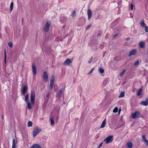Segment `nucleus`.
<instances>
[{
    "label": "nucleus",
    "instance_id": "nucleus-27",
    "mask_svg": "<svg viewBox=\"0 0 148 148\" xmlns=\"http://www.w3.org/2000/svg\"><path fill=\"white\" fill-rule=\"evenodd\" d=\"M118 111V108L116 107L113 110V112L114 113H116Z\"/></svg>",
    "mask_w": 148,
    "mask_h": 148
},
{
    "label": "nucleus",
    "instance_id": "nucleus-20",
    "mask_svg": "<svg viewBox=\"0 0 148 148\" xmlns=\"http://www.w3.org/2000/svg\"><path fill=\"white\" fill-rule=\"evenodd\" d=\"M106 124V120L105 119L102 122V123L101 125V128H103L105 127Z\"/></svg>",
    "mask_w": 148,
    "mask_h": 148
},
{
    "label": "nucleus",
    "instance_id": "nucleus-23",
    "mask_svg": "<svg viewBox=\"0 0 148 148\" xmlns=\"http://www.w3.org/2000/svg\"><path fill=\"white\" fill-rule=\"evenodd\" d=\"M126 71L125 70H123L122 72H121L120 73V76L121 77H122L123 76L125 73Z\"/></svg>",
    "mask_w": 148,
    "mask_h": 148
},
{
    "label": "nucleus",
    "instance_id": "nucleus-19",
    "mask_svg": "<svg viewBox=\"0 0 148 148\" xmlns=\"http://www.w3.org/2000/svg\"><path fill=\"white\" fill-rule=\"evenodd\" d=\"M14 6V3L13 2H12L11 3L10 5V11L11 12Z\"/></svg>",
    "mask_w": 148,
    "mask_h": 148
},
{
    "label": "nucleus",
    "instance_id": "nucleus-5",
    "mask_svg": "<svg viewBox=\"0 0 148 148\" xmlns=\"http://www.w3.org/2000/svg\"><path fill=\"white\" fill-rule=\"evenodd\" d=\"M50 26V23H49L47 22L45 24L43 30L46 32H47Z\"/></svg>",
    "mask_w": 148,
    "mask_h": 148
},
{
    "label": "nucleus",
    "instance_id": "nucleus-9",
    "mask_svg": "<svg viewBox=\"0 0 148 148\" xmlns=\"http://www.w3.org/2000/svg\"><path fill=\"white\" fill-rule=\"evenodd\" d=\"M140 104L142 105L147 106L148 105V99L147 98L145 101H141Z\"/></svg>",
    "mask_w": 148,
    "mask_h": 148
},
{
    "label": "nucleus",
    "instance_id": "nucleus-38",
    "mask_svg": "<svg viewBox=\"0 0 148 148\" xmlns=\"http://www.w3.org/2000/svg\"><path fill=\"white\" fill-rule=\"evenodd\" d=\"M5 63H6V53L5 52Z\"/></svg>",
    "mask_w": 148,
    "mask_h": 148
},
{
    "label": "nucleus",
    "instance_id": "nucleus-26",
    "mask_svg": "<svg viewBox=\"0 0 148 148\" xmlns=\"http://www.w3.org/2000/svg\"><path fill=\"white\" fill-rule=\"evenodd\" d=\"M125 95V93L124 92H122L121 93L120 95L119 96V97H123Z\"/></svg>",
    "mask_w": 148,
    "mask_h": 148
},
{
    "label": "nucleus",
    "instance_id": "nucleus-42",
    "mask_svg": "<svg viewBox=\"0 0 148 148\" xmlns=\"http://www.w3.org/2000/svg\"><path fill=\"white\" fill-rule=\"evenodd\" d=\"M130 39V38L127 37L125 39V40H128Z\"/></svg>",
    "mask_w": 148,
    "mask_h": 148
},
{
    "label": "nucleus",
    "instance_id": "nucleus-25",
    "mask_svg": "<svg viewBox=\"0 0 148 148\" xmlns=\"http://www.w3.org/2000/svg\"><path fill=\"white\" fill-rule=\"evenodd\" d=\"M28 124V127H31L32 126V121H29L27 123Z\"/></svg>",
    "mask_w": 148,
    "mask_h": 148
},
{
    "label": "nucleus",
    "instance_id": "nucleus-39",
    "mask_svg": "<svg viewBox=\"0 0 148 148\" xmlns=\"http://www.w3.org/2000/svg\"><path fill=\"white\" fill-rule=\"evenodd\" d=\"M94 69V68H93L90 71V72L89 73H88V74H90V73H92V71H93V70Z\"/></svg>",
    "mask_w": 148,
    "mask_h": 148
},
{
    "label": "nucleus",
    "instance_id": "nucleus-41",
    "mask_svg": "<svg viewBox=\"0 0 148 148\" xmlns=\"http://www.w3.org/2000/svg\"><path fill=\"white\" fill-rule=\"evenodd\" d=\"M90 27V25H88L87 28H86V29H88Z\"/></svg>",
    "mask_w": 148,
    "mask_h": 148
},
{
    "label": "nucleus",
    "instance_id": "nucleus-21",
    "mask_svg": "<svg viewBox=\"0 0 148 148\" xmlns=\"http://www.w3.org/2000/svg\"><path fill=\"white\" fill-rule=\"evenodd\" d=\"M50 120L51 121V125H52L54 124V121L53 118L52 117H51L50 118Z\"/></svg>",
    "mask_w": 148,
    "mask_h": 148
},
{
    "label": "nucleus",
    "instance_id": "nucleus-31",
    "mask_svg": "<svg viewBox=\"0 0 148 148\" xmlns=\"http://www.w3.org/2000/svg\"><path fill=\"white\" fill-rule=\"evenodd\" d=\"M139 61H137L134 64V66H137L139 64Z\"/></svg>",
    "mask_w": 148,
    "mask_h": 148
},
{
    "label": "nucleus",
    "instance_id": "nucleus-46",
    "mask_svg": "<svg viewBox=\"0 0 148 148\" xmlns=\"http://www.w3.org/2000/svg\"><path fill=\"white\" fill-rule=\"evenodd\" d=\"M119 114H120V112H119Z\"/></svg>",
    "mask_w": 148,
    "mask_h": 148
},
{
    "label": "nucleus",
    "instance_id": "nucleus-3",
    "mask_svg": "<svg viewBox=\"0 0 148 148\" xmlns=\"http://www.w3.org/2000/svg\"><path fill=\"white\" fill-rule=\"evenodd\" d=\"M41 131V129L38 127H36L34 128L33 131V136L34 137L36 136Z\"/></svg>",
    "mask_w": 148,
    "mask_h": 148
},
{
    "label": "nucleus",
    "instance_id": "nucleus-28",
    "mask_svg": "<svg viewBox=\"0 0 148 148\" xmlns=\"http://www.w3.org/2000/svg\"><path fill=\"white\" fill-rule=\"evenodd\" d=\"M53 84H54V83L52 82H50V88H51V89H52L53 88Z\"/></svg>",
    "mask_w": 148,
    "mask_h": 148
},
{
    "label": "nucleus",
    "instance_id": "nucleus-13",
    "mask_svg": "<svg viewBox=\"0 0 148 148\" xmlns=\"http://www.w3.org/2000/svg\"><path fill=\"white\" fill-rule=\"evenodd\" d=\"M15 138H16L15 136L14 138H13L12 148H16V139Z\"/></svg>",
    "mask_w": 148,
    "mask_h": 148
},
{
    "label": "nucleus",
    "instance_id": "nucleus-33",
    "mask_svg": "<svg viewBox=\"0 0 148 148\" xmlns=\"http://www.w3.org/2000/svg\"><path fill=\"white\" fill-rule=\"evenodd\" d=\"M145 30L146 32H148V27L147 26H145Z\"/></svg>",
    "mask_w": 148,
    "mask_h": 148
},
{
    "label": "nucleus",
    "instance_id": "nucleus-16",
    "mask_svg": "<svg viewBox=\"0 0 148 148\" xmlns=\"http://www.w3.org/2000/svg\"><path fill=\"white\" fill-rule=\"evenodd\" d=\"M143 93L142 89L141 88H140L138 90L137 95L138 96L140 95Z\"/></svg>",
    "mask_w": 148,
    "mask_h": 148
},
{
    "label": "nucleus",
    "instance_id": "nucleus-11",
    "mask_svg": "<svg viewBox=\"0 0 148 148\" xmlns=\"http://www.w3.org/2000/svg\"><path fill=\"white\" fill-rule=\"evenodd\" d=\"M136 50L135 49H134L130 52V53L129 54V56L130 57L132 55H134L136 54Z\"/></svg>",
    "mask_w": 148,
    "mask_h": 148
},
{
    "label": "nucleus",
    "instance_id": "nucleus-8",
    "mask_svg": "<svg viewBox=\"0 0 148 148\" xmlns=\"http://www.w3.org/2000/svg\"><path fill=\"white\" fill-rule=\"evenodd\" d=\"M32 71L34 75H35L36 73V68L34 64H32Z\"/></svg>",
    "mask_w": 148,
    "mask_h": 148
},
{
    "label": "nucleus",
    "instance_id": "nucleus-34",
    "mask_svg": "<svg viewBox=\"0 0 148 148\" xmlns=\"http://www.w3.org/2000/svg\"><path fill=\"white\" fill-rule=\"evenodd\" d=\"M147 146H148V140H147L144 142Z\"/></svg>",
    "mask_w": 148,
    "mask_h": 148
},
{
    "label": "nucleus",
    "instance_id": "nucleus-30",
    "mask_svg": "<svg viewBox=\"0 0 148 148\" xmlns=\"http://www.w3.org/2000/svg\"><path fill=\"white\" fill-rule=\"evenodd\" d=\"M62 91L61 90H60L58 93V96H60L62 94Z\"/></svg>",
    "mask_w": 148,
    "mask_h": 148
},
{
    "label": "nucleus",
    "instance_id": "nucleus-43",
    "mask_svg": "<svg viewBox=\"0 0 148 148\" xmlns=\"http://www.w3.org/2000/svg\"><path fill=\"white\" fill-rule=\"evenodd\" d=\"M8 45L9 46V42H8Z\"/></svg>",
    "mask_w": 148,
    "mask_h": 148
},
{
    "label": "nucleus",
    "instance_id": "nucleus-45",
    "mask_svg": "<svg viewBox=\"0 0 148 148\" xmlns=\"http://www.w3.org/2000/svg\"><path fill=\"white\" fill-rule=\"evenodd\" d=\"M120 111H121V109H120L119 110V111L120 112Z\"/></svg>",
    "mask_w": 148,
    "mask_h": 148
},
{
    "label": "nucleus",
    "instance_id": "nucleus-29",
    "mask_svg": "<svg viewBox=\"0 0 148 148\" xmlns=\"http://www.w3.org/2000/svg\"><path fill=\"white\" fill-rule=\"evenodd\" d=\"M142 138L144 142L146 140H147L146 139V137L145 136L143 135L142 136Z\"/></svg>",
    "mask_w": 148,
    "mask_h": 148
},
{
    "label": "nucleus",
    "instance_id": "nucleus-7",
    "mask_svg": "<svg viewBox=\"0 0 148 148\" xmlns=\"http://www.w3.org/2000/svg\"><path fill=\"white\" fill-rule=\"evenodd\" d=\"M48 78L47 74L46 72L45 71L44 72L43 75V80L47 82V81Z\"/></svg>",
    "mask_w": 148,
    "mask_h": 148
},
{
    "label": "nucleus",
    "instance_id": "nucleus-18",
    "mask_svg": "<svg viewBox=\"0 0 148 148\" xmlns=\"http://www.w3.org/2000/svg\"><path fill=\"white\" fill-rule=\"evenodd\" d=\"M139 45L140 47L141 48H143L144 47V43L143 42H140L139 43Z\"/></svg>",
    "mask_w": 148,
    "mask_h": 148
},
{
    "label": "nucleus",
    "instance_id": "nucleus-24",
    "mask_svg": "<svg viewBox=\"0 0 148 148\" xmlns=\"http://www.w3.org/2000/svg\"><path fill=\"white\" fill-rule=\"evenodd\" d=\"M25 100L26 102L29 101V96L27 94L25 96Z\"/></svg>",
    "mask_w": 148,
    "mask_h": 148
},
{
    "label": "nucleus",
    "instance_id": "nucleus-44",
    "mask_svg": "<svg viewBox=\"0 0 148 148\" xmlns=\"http://www.w3.org/2000/svg\"><path fill=\"white\" fill-rule=\"evenodd\" d=\"M117 34L115 35H114V36L115 37L116 36H117Z\"/></svg>",
    "mask_w": 148,
    "mask_h": 148
},
{
    "label": "nucleus",
    "instance_id": "nucleus-2",
    "mask_svg": "<svg viewBox=\"0 0 148 148\" xmlns=\"http://www.w3.org/2000/svg\"><path fill=\"white\" fill-rule=\"evenodd\" d=\"M113 135H111L108 136L106 139H105L103 142H105L106 144H109L112 142L113 140Z\"/></svg>",
    "mask_w": 148,
    "mask_h": 148
},
{
    "label": "nucleus",
    "instance_id": "nucleus-32",
    "mask_svg": "<svg viewBox=\"0 0 148 148\" xmlns=\"http://www.w3.org/2000/svg\"><path fill=\"white\" fill-rule=\"evenodd\" d=\"M99 71L100 73H102L104 72V71L103 69H102L101 68H100L99 69Z\"/></svg>",
    "mask_w": 148,
    "mask_h": 148
},
{
    "label": "nucleus",
    "instance_id": "nucleus-36",
    "mask_svg": "<svg viewBox=\"0 0 148 148\" xmlns=\"http://www.w3.org/2000/svg\"><path fill=\"white\" fill-rule=\"evenodd\" d=\"M92 58L90 59V60H89V61H88L89 63H91V62H92Z\"/></svg>",
    "mask_w": 148,
    "mask_h": 148
},
{
    "label": "nucleus",
    "instance_id": "nucleus-12",
    "mask_svg": "<svg viewBox=\"0 0 148 148\" xmlns=\"http://www.w3.org/2000/svg\"><path fill=\"white\" fill-rule=\"evenodd\" d=\"M27 87L26 86H23V88L22 90V93L23 95H24L25 93L27 90Z\"/></svg>",
    "mask_w": 148,
    "mask_h": 148
},
{
    "label": "nucleus",
    "instance_id": "nucleus-1",
    "mask_svg": "<svg viewBox=\"0 0 148 148\" xmlns=\"http://www.w3.org/2000/svg\"><path fill=\"white\" fill-rule=\"evenodd\" d=\"M35 92L34 91H32L30 95L31 103H30L29 101L27 102V106L28 109L29 110L31 109L32 107V106L34 104L35 102Z\"/></svg>",
    "mask_w": 148,
    "mask_h": 148
},
{
    "label": "nucleus",
    "instance_id": "nucleus-37",
    "mask_svg": "<svg viewBox=\"0 0 148 148\" xmlns=\"http://www.w3.org/2000/svg\"><path fill=\"white\" fill-rule=\"evenodd\" d=\"M131 8L132 10L133 8V5L132 4L131 5Z\"/></svg>",
    "mask_w": 148,
    "mask_h": 148
},
{
    "label": "nucleus",
    "instance_id": "nucleus-35",
    "mask_svg": "<svg viewBox=\"0 0 148 148\" xmlns=\"http://www.w3.org/2000/svg\"><path fill=\"white\" fill-rule=\"evenodd\" d=\"M103 143V142H102L100 144V145H99V146H98V148H99L101 147V146L102 145Z\"/></svg>",
    "mask_w": 148,
    "mask_h": 148
},
{
    "label": "nucleus",
    "instance_id": "nucleus-6",
    "mask_svg": "<svg viewBox=\"0 0 148 148\" xmlns=\"http://www.w3.org/2000/svg\"><path fill=\"white\" fill-rule=\"evenodd\" d=\"M72 60L71 59L68 58L65 61L63 64L65 65H69L72 63Z\"/></svg>",
    "mask_w": 148,
    "mask_h": 148
},
{
    "label": "nucleus",
    "instance_id": "nucleus-40",
    "mask_svg": "<svg viewBox=\"0 0 148 148\" xmlns=\"http://www.w3.org/2000/svg\"><path fill=\"white\" fill-rule=\"evenodd\" d=\"M12 47V42H10V47Z\"/></svg>",
    "mask_w": 148,
    "mask_h": 148
},
{
    "label": "nucleus",
    "instance_id": "nucleus-22",
    "mask_svg": "<svg viewBox=\"0 0 148 148\" xmlns=\"http://www.w3.org/2000/svg\"><path fill=\"white\" fill-rule=\"evenodd\" d=\"M55 80V76L54 75H52L50 80V82L54 83Z\"/></svg>",
    "mask_w": 148,
    "mask_h": 148
},
{
    "label": "nucleus",
    "instance_id": "nucleus-17",
    "mask_svg": "<svg viewBox=\"0 0 148 148\" xmlns=\"http://www.w3.org/2000/svg\"><path fill=\"white\" fill-rule=\"evenodd\" d=\"M140 26L143 27H145V26H146V25L144 23V21L143 20L141 21L140 23Z\"/></svg>",
    "mask_w": 148,
    "mask_h": 148
},
{
    "label": "nucleus",
    "instance_id": "nucleus-15",
    "mask_svg": "<svg viewBox=\"0 0 148 148\" xmlns=\"http://www.w3.org/2000/svg\"><path fill=\"white\" fill-rule=\"evenodd\" d=\"M31 148H41V146L38 144H36L32 146Z\"/></svg>",
    "mask_w": 148,
    "mask_h": 148
},
{
    "label": "nucleus",
    "instance_id": "nucleus-14",
    "mask_svg": "<svg viewBox=\"0 0 148 148\" xmlns=\"http://www.w3.org/2000/svg\"><path fill=\"white\" fill-rule=\"evenodd\" d=\"M127 145L128 148H132L133 145L132 143L130 142H128L127 143Z\"/></svg>",
    "mask_w": 148,
    "mask_h": 148
},
{
    "label": "nucleus",
    "instance_id": "nucleus-4",
    "mask_svg": "<svg viewBox=\"0 0 148 148\" xmlns=\"http://www.w3.org/2000/svg\"><path fill=\"white\" fill-rule=\"evenodd\" d=\"M140 114V112L139 111H137L132 114L131 118L132 119L136 118L138 117Z\"/></svg>",
    "mask_w": 148,
    "mask_h": 148
},
{
    "label": "nucleus",
    "instance_id": "nucleus-10",
    "mask_svg": "<svg viewBox=\"0 0 148 148\" xmlns=\"http://www.w3.org/2000/svg\"><path fill=\"white\" fill-rule=\"evenodd\" d=\"M88 19L89 20L90 19L92 15V13L91 10L90 9H89L88 11Z\"/></svg>",
    "mask_w": 148,
    "mask_h": 148
}]
</instances>
